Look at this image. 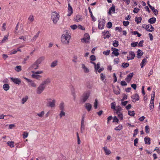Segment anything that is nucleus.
I'll list each match as a JSON object with an SVG mask.
<instances>
[{
  "mask_svg": "<svg viewBox=\"0 0 160 160\" xmlns=\"http://www.w3.org/2000/svg\"><path fill=\"white\" fill-rule=\"evenodd\" d=\"M31 72L32 73L34 74H42L43 73V71L42 70H40L39 71H32Z\"/></svg>",
  "mask_w": 160,
  "mask_h": 160,
  "instance_id": "obj_45",
  "label": "nucleus"
},
{
  "mask_svg": "<svg viewBox=\"0 0 160 160\" xmlns=\"http://www.w3.org/2000/svg\"><path fill=\"white\" fill-rule=\"evenodd\" d=\"M112 23L111 22H108L107 24V27L108 28H110L112 27Z\"/></svg>",
  "mask_w": 160,
  "mask_h": 160,
  "instance_id": "obj_63",
  "label": "nucleus"
},
{
  "mask_svg": "<svg viewBox=\"0 0 160 160\" xmlns=\"http://www.w3.org/2000/svg\"><path fill=\"white\" fill-rule=\"evenodd\" d=\"M90 58L91 61L90 62H93L92 61H94L96 60V57L94 55H92L90 56Z\"/></svg>",
  "mask_w": 160,
  "mask_h": 160,
  "instance_id": "obj_52",
  "label": "nucleus"
},
{
  "mask_svg": "<svg viewBox=\"0 0 160 160\" xmlns=\"http://www.w3.org/2000/svg\"><path fill=\"white\" fill-rule=\"evenodd\" d=\"M50 82L51 79L50 78H48L42 81L41 83L46 87V85L50 83Z\"/></svg>",
  "mask_w": 160,
  "mask_h": 160,
  "instance_id": "obj_13",
  "label": "nucleus"
},
{
  "mask_svg": "<svg viewBox=\"0 0 160 160\" xmlns=\"http://www.w3.org/2000/svg\"><path fill=\"white\" fill-rule=\"evenodd\" d=\"M39 68V65L35 62L33 63L32 64L30 67V68L31 69H33L34 70H37Z\"/></svg>",
  "mask_w": 160,
  "mask_h": 160,
  "instance_id": "obj_11",
  "label": "nucleus"
},
{
  "mask_svg": "<svg viewBox=\"0 0 160 160\" xmlns=\"http://www.w3.org/2000/svg\"><path fill=\"white\" fill-rule=\"evenodd\" d=\"M89 35L88 33H86L84 34V38L82 39V42H88L89 41Z\"/></svg>",
  "mask_w": 160,
  "mask_h": 160,
  "instance_id": "obj_15",
  "label": "nucleus"
},
{
  "mask_svg": "<svg viewBox=\"0 0 160 160\" xmlns=\"http://www.w3.org/2000/svg\"><path fill=\"white\" fill-rule=\"evenodd\" d=\"M143 54V52L141 50L138 49L137 51V57L138 58H140Z\"/></svg>",
  "mask_w": 160,
  "mask_h": 160,
  "instance_id": "obj_24",
  "label": "nucleus"
},
{
  "mask_svg": "<svg viewBox=\"0 0 160 160\" xmlns=\"http://www.w3.org/2000/svg\"><path fill=\"white\" fill-rule=\"evenodd\" d=\"M150 109L151 111H153L154 108V102H150L149 104Z\"/></svg>",
  "mask_w": 160,
  "mask_h": 160,
  "instance_id": "obj_43",
  "label": "nucleus"
},
{
  "mask_svg": "<svg viewBox=\"0 0 160 160\" xmlns=\"http://www.w3.org/2000/svg\"><path fill=\"white\" fill-rule=\"evenodd\" d=\"M48 106L51 108L54 107L55 106L56 100L54 98L52 99L50 98L48 99Z\"/></svg>",
  "mask_w": 160,
  "mask_h": 160,
  "instance_id": "obj_4",
  "label": "nucleus"
},
{
  "mask_svg": "<svg viewBox=\"0 0 160 160\" xmlns=\"http://www.w3.org/2000/svg\"><path fill=\"white\" fill-rule=\"evenodd\" d=\"M88 10L89 11V12L90 13V15H91V17L92 18V20L94 21H95L96 20V19L95 18H94V16L93 15L92 12L91 11V9L90 7L88 8Z\"/></svg>",
  "mask_w": 160,
  "mask_h": 160,
  "instance_id": "obj_41",
  "label": "nucleus"
},
{
  "mask_svg": "<svg viewBox=\"0 0 160 160\" xmlns=\"http://www.w3.org/2000/svg\"><path fill=\"white\" fill-rule=\"evenodd\" d=\"M85 123H81L80 130L82 133L84 132L85 129Z\"/></svg>",
  "mask_w": 160,
  "mask_h": 160,
  "instance_id": "obj_26",
  "label": "nucleus"
},
{
  "mask_svg": "<svg viewBox=\"0 0 160 160\" xmlns=\"http://www.w3.org/2000/svg\"><path fill=\"white\" fill-rule=\"evenodd\" d=\"M28 133L26 132H23V138L24 139L28 137Z\"/></svg>",
  "mask_w": 160,
  "mask_h": 160,
  "instance_id": "obj_56",
  "label": "nucleus"
},
{
  "mask_svg": "<svg viewBox=\"0 0 160 160\" xmlns=\"http://www.w3.org/2000/svg\"><path fill=\"white\" fill-rule=\"evenodd\" d=\"M58 61L57 60H55L53 61L51 64L50 67L52 68H54L58 64Z\"/></svg>",
  "mask_w": 160,
  "mask_h": 160,
  "instance_id": "obj_23",
  "label": "nucleus"
},
{
  "mask_svg": "<svg viewBox=\"0 0 160 160\" xmlns=\"http://www.w3.org/2000/svg\"><path fill=\"white\" fill-rule=\"evenodd\" d=\"M64 103L63 102H61L59 105V108L61 110H64Z\"/></svg>",
  "mask_w": 160,
  "mask_h": 160,
  "instance_id": "obj_32",
  "label": "nucleus"
},
{
  "mask_svg": "<svg viewBox=\"0 0 160 160\" xmlns=\"http://www.w3.org/2000/svg\"><path fill=\"white\" fill-rule=\"evenodd\" d=\"M44 114V111H42L40 112H39L37 114V115L40 117L42 118Z\"/></svg>",
  "mask_w": 160,
  "mask_h": 160,
  "instance_id": "obj_50",
  "label": "nucleus"
},
{
  "mask_svg": "<svg viewBox=\"0 0 160 160\" xmlns=\"http://www.w3.org/2000/svg\"><path fill=\"white\" fill-rule=\"evenodd\" d=\"M118 121L119 120L118 118L116 116L114 117L113 120V122H116L118 123Z\"/></svg>",
  "mask_w": 160,
  "mask_h": 160,
  "instance_id": "obj_62",
  "label": "nucleus"
},
{
  "mask_svg": "<svg viewBox=\"0 0 160 160\" xmlns=\"http://www.w3.org/2000/svg\"><path fill=\"white\" fill-rule=\"evenodd\" d=\"M63 111L64 110H61V111L60 112L59 114L60 118H61L62 116H65V113Z\"/></svg>",
  "mask_w": 160,
  "mask_h": 160,
  "instance_id": "obj_53",
  "label": "nucleus"
},
{
  "mask_svg": "<svg viewBox=\"0 0 160 160\" xmlns=\"http://www.w3.org/2000/svg\"><path fill=\"white\" fill-rule=\"evenodd\" d=\"M133 75V72L129 73L127 77L125 79V80L128 82H129L131 80L132 77Z\"/></svg>",
  "mask_w": 160,
  "mask_h": 160,
  "instance_id": "obj_17",
  "label": "nucleus"
},
{
  "mask_svg": "<svg viewBox=\"0 0 160 160\" xmlns=\"http://www.w3.org/2000/svg\"><path fill=\"white\" fill-rule=\"evenodd\" d=\"M44 59L45 58L44 57H41L38 58L35 62L39 65Z\"/></svg>",
  "mask_w": 160,
  "mask_h": 160,
  "instance_id": "obj_18",
  "label": "nucleus"
},
{
  "mask_svg": "<svg viewBox=\"0 0 160 160\" xmlns=\"http://www.w3.org/2000/svg\"><path fill=\"white\" fill-rule=\"evenodd\" d=\"M91 63L93 64L94 65V68L95 72L96 73H97V72L99 73H100V64L98 62L97 64L96 63L92 62H91Z\"/></svg>",
  "mask_w": 160,
  "mask_h": 160,
  "instance_id": "obj_6",
  "label": "nucleus"
},
{
  "mask_svg": "<svg viewBox=\"0 0 160 160\" xmlns=\"http://www.w3.org/2000/svg\"><path fill=\"white\" fill-rule=\"evenodd\" d=\"M142 18L141 17H136L135 20L137 22V24H139L141 23L142 20Z\"/></svg>",
  "mask_w": 160,
  "mask_h": 160,
  "instance_id": "obj_39",
  "label": "nucleus"
},
{
  "mask_svg": "<svg viewBox=\"0 0 160 160\" xmlns=\"http://www.w3.org/2000/svg\"><path fill=\"white\" fill-rule=\"evenodd\" d=\"M3 88L5 91L8 90L10 88L9 85L8 84H5L3 86Z\"/></svg>",
  "mask_w": 160,
  "mask_h": 160,
  "instance_id": "obj_30",
  "label": "nucleus"
},
{
  "mask_svg": "<svg viewBox=\"0 0 160 160\" xmlns=\"http://www.w3.org/2000/svg\"><path fill=\"white\" fill-rule=\"evenodd\" d=\"M113 45L117 47L118 46V42L117 40H115L113 42Z\"/></svg>",
  "mask_w": 160,
  "mask_h": 160,
  "instance_id": "obj_47",
  "label": "nucleus"
},
{
  "mask_svg": "<svg viewBox=\"0 0 160 160\" xmlns=\"http://www.w3.org/2000/svg\"><path fill=\"white\" fill-rule=\"evenodd\" d=\"M28 19L31 22H33L34 19L33 16L32 15H30L28 18Z\"/></svg>",
  "mask_w": 160,
  "mask_h": 160,
  "instance_id": "obj_54",
  "label": "nucleus"
},
{
  "mask_svg": "<svg viewBox=\"0 0 160 160\" xmlns=\"http://www.w3.org/2000/svg\"><path fill=\"white\" fill-rule=\"evenodd\" d=\"M111 108L114 110L115 109V104L114 102L112 103L111 104Z\"/></svg>",
  "mask_w": 160,
  "mask_h": 160,
  "instance_id": "obj_58",
  "label": "nucleus"
},
{
  "mask_svg": "<svg viewBox=\"0 0 160 160\" xmlns=\"http://www.w3.org/2000/svg\"><path fill=\"white\" fill-rule=\"evenodd\" d=\"M10 79L14 83L17 84L19 85L21 82V79L19 78L11 77Z\"/></svg>",
  "mask_w": 160,
  "mask_h": 160,
  "instance_id": "obj_8",
  "label": "nucleus"
},
{
  "mask_svg": "<svg viewBox=\"0 0 160 160\" xmlns=\"http://www.w3.org/2000/svg\"><path fill=\"white\" fill-rule=\"evenodd\" d=\"M114 92L116 94H120V89L118 87H117L114 89Z\"/></svg>",
  "mask_w": 160,
  "mask_h": 160,
  "instance_id": "obj_37",
  "label": "nucleus"
},
{
  "mask_svg": "<svg viewBox=\"0 0 160 160\" xmlns=\"http://www.w3.org/2000/svg\"><path fill=\"white\" fill-rule=\"evenodd\" d=\"M90 95V93L88 92L84 93L82 97L81 100L83 102H85L88 98Z\"/></svg>",
  "mask_w": 160,
  "mask_h": 160,
  "instance_id": "obj_5",
  "label": "nucleus"
},
{
  "mask_svg": "<svg viewBox=\"0 0 160 160\" xmlns=\"http://www.w3.org/2000/svg\"><path fill=\"white\" fill-rule=\"evenodd\" d=\"M45 88V86L41 83L36 89L37 93L38 94H41L44 91Z\"/></svg>",
  "mask_w": 160,
  "mask_h": 160,
  "instance_id": "obj_3",
  "label": "nucleus"
},
{
  "mask_svg": "<svg viewBox=\"0 0 160 160\" xmlns=\"http://www.w3.org/2000/svg\"><path fill=\"white\" fill-rule=\"evenodd\" d=\"M129 65V64L128 63L124 62L122 64V66L123 68H126L128 67Z\"/></svg>",
  "mask_w": 160,
  "mask_h": 160,
  "instance_id": "obj_51",
  "label": "nucleus"
},
{
  "mask_svg": "<svg viewBox=\"0 0 160 160\" xmlns=\"http://www.w3.org/2000/svg\"><path fill=\"white\" fill-rule=\"evenodd\" d=\"M51 19L54 24H56L59 19V15L56 12H54L51 14Z\"/></svg>",
  "mask_w": 160,
  "mask_h": 160,
  "instance_id": "obj_2",
  "label": "nucleus"
},
{
  "mask_svg": "<svg viewBox=\"0 0 160 160\" xmlns=\"http://www.w3.org/2000/svg\"><path fill=\"white\" fill-rule=\"evenodd\" d=\"M128 114L131 116H133L135 114V113L134 111H131L128 110Z\"/></svg>",
  "mask_w": 160,
  "mask_h": 160,
  "instance_id": "obj_55",
  "label": "nucleus"
},
{
  "mask_svg": "<svg viewBox=\"0 0 160 160\" xmlns=\"http://www.w3.org/2000/svg\"><path fill=\"white\" fill-rule=\"evenodd\" d=\"M103 149L105 152V154L106 155H108L111 153L110 151L106 147H104L103 148Z\"/></svg>",
  "mask_w": 160,
  "mask_h": 160,
  "instance_id": "obj_31",
  "label": "nucleus"
},
{
  "mask_svg": "<svg viewBox=\"0 0 160 160\" xmlns=\"http://www.w3.org/2000/svg\"><path fill=\"white\" fill-rule=\"evenodd\" d=\"M140 10V9L137 8H134L133 10V12L135 13H137L138 11Z\"/></svg>",
  "mask_w": 160,
  "mask_h": 160,
  "instance_id": "obj_60",
  "label": "nucleus"
},
{
  "mask_svg": "<svg viewBox=\"0 0 160 160\" xmlns=\"http://www.w3.org/2000/svg\"><path fill=\"white\" fill-rule=\"evenodd\" d=\"M102 36L104 39L109 38L111 36V34L108 31H105L102 32Z\"/></svg>",
  "mask_w": 160,
  "mask_h": 160,
  "instance_id": "obj_10",
  "label": "nucleus"
},
{
  "mask_svg": "<svg viewBox=\"0 0 160 160\" xmlns=\"http://www.w3.org/2000/svg\"><path fill=\"white\" fill-rule=\"evenodd\" d=\"M138 44L137 42H133L131 44V46L132 47H136Z\"/></svg>",
  "mask_w": 160,
  "mask_h": 160,
  "instance_id": "obj_59",
  "label": "nucleus"
},
{
  "mask_svg": "<svg viewBox=\"0 0 160 160\" xmlns=\"http://www.w3.org/2000/svg\"><path fill=\"white\" fill-rule=\"evenodd\" d=\"M156 21V19L154 17H152L148 20V22L150 24H153Z\"/></svg>",
  "mask_w": 160,
  "mask_h": 160,
  "instance_id": "obj_29",
  "label": "nucleus"
},
{
  "mask_svg": "<svg viewBox=\"0 0 160 160\" xmlns=\"http://www.w3.org/2000/svg\"><path fill=\"white\" fill-rule=\"evenodd\" d=\"M144 140L145 144H150V138H149L146 137L144 138Z\"/></svg>",
  "mask_w": 160,
  "mask_h": 160,
  "instance_id": "obj_34",
  "label": "nucleus"
},
{
  "mask_svg": "<svg viewBox=\"0 0 160 160\" xmlns=\"http://www.w3.org/2000/svg\"><path fill=\"white\" fill-rule=\"evenodd\" d=\"M40 32L39 31L32 38L31 40L32 41H34L36 40L37 38L38 37Z\"/></svg>",
  "mask_w": 160,
  "mask_h": 160,
  "instance_id": "obj_33",
  "label": "nucleus"
},
{
  "mask_svg": "<svg viewBox=\"0 0 160 160\" xmlns=\"http://www.w3.org/2000/svg\"><path fill=\"white\" fill-rule=\"evenodd\" d=\"M70 27L72 28V29L74 30L76 29L77 28L78 26H77V25H76L75 24H74V25L70 26Z\"/></svg>",
  "mask_w": 160,
  "mask_h": 160,
  "instance_id": "obj_61",
  "label": "nucleus"
},
{
  "mask_svg": "<svg viewBox=\"0 0 160 160\" xmlns=\"http://www.w3.org/2000/svg\"><path fill=\"white\" fill-rule=\"evenodd\" d=\"M115 6L112 5V7L110 8L109 11L108 12V14L110 15H111L112 13H114L115 12Z\"/></svg>",
  "mask_w": 160,
  "mask_h": 160,
  "instance_id": "obj_20",
  "label": "nucleus"
},
{
  "mask_svg": "<svg viewBox=\"0 0 160 160\" xmlns=\"http://www.w3.org/2000/svg\"><path fill=\"white\" fill-rule=\"evenodd\" d=\"M149 8L153 12L155 16H157L158 14V11L157 9H155L154 8L151 6H149Z\"/></svg>",
  "mask_w": 160,
  "mask_h": 160,
  "instance_id": "obj_28",
  "label": "nucleus"
},
{
  "mask_svg": "<svg viewBox=\"0 0 160 160\" xmlns=\"http://www.w3.org/2000/svg\"><path fill=\"white\" fill-rule=\"evenodd\" d=\"M128 54V55L127 57L128 60L133 59L135 56L134 52L132 51L129 52Z\"/></svg>",
  "mask_w": 160,
  "mask_h": 160,
  "instance_id": "obj_9",
  "label": "nucleus"
},
{
  "mask_svg": "<svg viewBox=\"0 0 160 160\" xmlns=\"http://www.w3.org/2000/svg\"><path fill=\"white\" fill-rule=\"evenodd\" d=\"M68 14L67 16H70L73 13V9L72 7L70 5L69 3L68 5Z\"/></svg>",
  "mask_w": 160,
  "mask_h": 160,
  "instance_id": "obj_14",
  "label": "nucleus"
},
{
  "mask_svg": "<svg viewBox=\"0 0 160 160\" xmlns=\"http://www.w3.org/2000/svg\"><path fill=\"white\" fill-rule=\"evenodd\" d=\"M147 62L146 58H144L140 63V66L141 68H143Z\"/></svg>",
  "mask_w": 160,
  "mask_h": 160,
  "instance_id": "obj_25",
  "label": "nucleus"
},
{
  "mask_svg": "<svg viewBox=\"0 0 160 160\" xmlns=\"http://www.w3.org/2000/svg\"><path fill=\"white\" fill-rule=\"evenodd\" d=\"M8 36L9 33H8V34L7 35L4 36L3 38V39L1 42V43H4L8 39Z\"/></svg>",
  "mask_w": 160,
  "mask_h": 160,
  "instance_id": "obj_40",
  "label": "nucleus"
},
{
  "mask_svg": "<svg viewBox=\"0 0 160 160\" xmlns=\"http://www.w3.org/2000/svg\"><path fill=\"white\" fill-rule=\"evenodd\" d=\"M82 19V17L80 15H77L74 18V20L77 22L80 21Z\"/></svg>",
  "mask_w": 160,
  "mask_h": 160,
  "instance_id": "obj_36",
  "label": "nucleus"
},
{
  "mask_svg": "<svg viewBox=\"0 0 160 160\" xmlns=\"http://www.w3.org/2000/svg\"><path fill=\"white\" fill-rule=\"evenodd\" d=\"M28 99V97L27 96H26L25 97L22 98V103L24 104L26 102Z\"/></svg>",
  "mask_w": 160,
  "mask_h": 160,
  "instance_id": "obj_38",
  "label": "nucleus"
},
{
  "mask_svg": "<svg viewBox=\"0 0 160 160\" xmlns=\"http://www.w3.org/2000/svg\"><path fill=\"white\" fill-rule=\"evenodd\" d=\"M132 98L133 100V102H136L139 100V97L138 95L136 94L132 96Z\"/></svg>",
  "mask_w": 160,
  "mask_h": 160,
  "instance_id": "obj_21",
  "label": "nucleus"
},
{
  "mask_svg": "<svg viewBox=\"0 0 160 160\" xmlns=\"http://www.w3.org/2000/svg\"><path fill=\"white\" fill-rule=\"evenodd\" d=\"M105 75L103 74H101V79L103 81L105 78Z\"/></svg>",
  "mask_w": 160,
  "mask_h": 160,
  "instance_id": "obj_64",
  "label": "nucleus"
},
{
  "mask_svg": "<svg viewBox=\"0 0 160 160\" xmlns=\"http://www.w3.org/2000/svg\"><path fill=\"white\" fill-rule=\"evenodd\" d=\"M14 142L12 141H8L7 142V144L11 148H13L14 147Z\"/></svg>",
  "mask_w": 160,
  "mask_h": 160,
  "instance_id": "obj_35",
  "label": "nucleus"
},
{
  "mask_svg": "<svg viewBox=\"0 0 160 160\" xmlns=\"http://www.w3.org/2000/svg\"><path fill=\"white\" fill-rule=\"evenodd\" d=\"M117 115L119 118L121 120H122L123 119V115L122 114L121 112H117V113H116Z\"/></svg>",
  "mask_w": 160,
  "mask_h": 160,
  "instance_id": "obj_42",
  "label": "nucleus"
},
{
  "mask_svg": "<svg viewBox=\"0 0 160 160\" xmlns=\"http://www.w3.org/2000/svg\"><path fill=\"white\" fill-rule=\"evenodd\" d=\"M21 68V66H17L15 67V69L16 71L18 72L21 71L22 70Z\"/></svg>",
  "mask_w": 160,
  "mask_h": 160,
  "instance_id": "obj_46",
  "label": "nucleus"
},
{
  "mask_svg": "<svg viewBox=\"0 0 160 160\" xmlns=\"http://www.w3.org/2000/svg\"><path fill=\"white\" fill-rule=\"evenodd\" d=\"M144 25L145 26V28L147 31L150 32H152L154 31V28L151 25L149 24L146 25Z\"/></svg>",
  "mask_w": 160,
  "mask_h": 160,
  "instance_id": "obj_12",
  "label": "nucleus"
},
{
  "mask_svg": "<svg viewBox=\"0 0 160 160\" xmlns=\"http://www.w3.org/2000/svg\"><path fill=\"white\" fill-rule=\"evenodd\" d=\"M31 77L32 78L36 79L38 80H40L41 78H42L41 75L38 74L33 73V74H32L31 75Z\"/></svg>",
  "mask_w": 160,
  "mask_h": 160,
  "instance_id": "obj_16",
  "label": "nucleus"
},
{
  "mask_svg": "<svg viewBox=\"0 0 160 160\" xmlns=\"http://www.w3.org/2000/svg\"><path fill=\"white\" fill-rule=\"evenodd\" d=\"M71 37V34L68 31H64L61 38L62 43L64 45L68 44Z\"/></svg>",
  "mask_w": 160,
  "mask_h": 160,
  "instance_id": "obj_1",
  "label": "nucleus"
},
{
  "mask_svg": "<svg viewBox=\"0 0 160 160\" xmlns=\"http://www.w3.org/2000/svg\"><path fill=\"white\" fill-rule=\"evenodd\" d=\"M122 125H119L118 126L115 128L114 129L116 131H120L122 129Z\"/></svg>",
  "mask_w": 160,
  "mask_h": 160,
  "instance_id": "obj_44",
  "label": "nucleus"
},
{
  "mask_svg": "<svg viewBox=\"0 0 160 160\" xmlns=\"http://www.w3.org/2000/svg\"><path fill=\"white\" fill-rule=\"evenodd\" d=\"M30 58L29 56H27L24 59V61L22 62V63L23 64H25L26 63V61L29 59Z\"/></svg>",
  "mask_w": 160,
  "mask_h": 160,
  "instance_id": "obj_49",
  "label": "nucleus"
},
{
  "mask_svg": "<svg viewBox=\"0 0 160 160\" xmlns=\"http://www.w3.org/2000/svg\"><path fill=\"white\" fill-rule=\"evenodd\" d=\"M85 107L86 109L88 111L91 110L92 107V106L91 104L88 103H86L85 105Z\"/></svg>",
  "mask_w": 160,
  "mask_h": 160,
  "instance_id": "obj_22",
  "label": "nucleus"
},
{
  "mask_svg": "<svg viewBox=\"0 0 160 160\" xmlns=\"http://www.w3.org/2000/svg\"><path fill=\"white\" fill-rule=\"evenodd\" d=\"M112 50L113 51L112 54L116 56H117L119 55V53L118 52V49L115 48H112Z\"/></svg>",
  "mask_w": 160,
  "mask_h": 160,
  "instance_id": "obj_19",
  "label": "nucleus"
},
{
  "mask_svg": "<svg viewBox=\"0 0 160 160\" xmlns=\"http://www.w3.org/2000/svg\"><path fill=\"white\" fill-rule=\"evenodd\" d=\"M115 110L116 111V113H117V112H121V111L122 110V109L120 107L118 106L115 108Z\"/></svg>",
  "mask_w": 160,
  "mask_h": 160,
  "instance_id": "obj_48",
  "label": "nucleus"
},
{
  "mask_svg": "<svg viewBox=\"0 0 160 160\" xmlns=\"http://www.w3.org/2000/svg\"><path fill=\"white\" fill-rule=\"evenodd\" d=\"M82 68L83 69L84 72L85 73H88L89 72V69L86 67L84 64H82Z\"/></svg>",
  "mask_w": 160,
  "mask_h": 160,
  "instance_id": "obj_27",
  "label": "nucleus"
},
{
  "mask_svg": "<svg viewBox=\"0 0 160 160\" xmlns=\"http://www.w3.org/2000/svg\"><path fill=\"white\" fill-rule=\"evenodd\" d=\"M145 132L147 133H148L150 131V129L149 127L147 125L145 126Z\"/></svg>",
  "mask_w": 160,
  "mask_h": 160,
  "instance_id": "obj_57",
  "label": "nucleus"
},
{
  "mask_svg": "<svg viewBox=\"0 0 160 160\" xmlns=\"http://www.w3.org/2000/svg\"><path fill=\"white\" fill-rule=\"evenodd\" d=\"M24 78L27 81L30 83L29 84L31 85V86L33 87L36 88L37 87L36 84L34 82V81H33L31 79H30L27 78L26 77H24Z\"/></svg>",
  "mask_w": 160,
  "mask_h": 160,
  "instance_id": "obj_7",
  "label": "nucleus"
}]
</instances>
